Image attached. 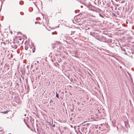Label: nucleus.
I'll return each mask as SVG.
<instances>
[{"label":"nucleus","instance_id":"3","mask_svg":"<svg viewBox=\"0 0 134 134\" xmlns=\"http://www.w3.org/2000/svg\"><path fill=\"white\" fill-rule=\"evenodd\" d=\"M9 111H3V112H1V113H2L3 114H7L8 113V112Z\"/></svg>","mask_w":134,"mask_h":134},{"label":"nucleus","instance_id":"5","mask_svg":"<svg viewBox=\"0 0 134 134\" xmlns=\"http://www.w3.org/2000/svg\"><path fill=\"white\" fill-rule=\"evenodd\" d=\"M35 48L34 47H33V48L32 49V52H34L35 51Z\"/></svg>","mask_w":134,"mask_h":134},{"label":"nucleus","instance_id":"7","mask_svg":"<svg viewBox=\"0 0 134 134\" xmlns=\"http://www.w3.org/2000/svg\"><path fill=\"white\" fill-rule=\"evenodd\" d=\"M20 13V14L21 15H23L24 14V13L22 12H21Z\"/></svg>","mask_w":134,"mask_h":134},{"label":"nucleus","instance_id":"6","mask_svg":"<svg viewBox=\"0 0 134 134\" xmlns=\"http://www.w3.org/2000/svg\"><path fill=\"white\" fill-rule=\"evenodd\" d=\"M56 97H57L58 98H59L58 94H57V93L56 94Z\"/></svg>","mask_w":134,"mask_h":134},{"label":"nucleus","instance_id":"4","mask_svg":"<svg viewBox=\"0 0 134 134\" xmlns=\"http://www.w3.org/2000/svg\"><path fill=\"white\" fill-rule=\"evenodd\" d=\"M38 25H37V27H38V28H40L41 27V26L40 25V23H38Z\"/></svg>","mask_w":134,"mask_h":134},{"label":"nucleus","instance_id":"1","mask_svg":"<svg viewBox=\"0 0 134 134\" xmlns=\"http://www.w3.org/2000/svg\"><path fill=\"white\" fill-rule=\"evenodd\" d=\"M16 39L17 40H19L20 41H21L22 40L21 38L20 37H16Z\"/></svg>","mask_w":134,"mask_h":134},{"label":"nucleus","instance_id":"2","mask_svg":"<svg viewBox=\"0 0 134 134\" xmlns=\"http://www.w3.org/2000/svg\"><path fill=\"white\" fill-rule=\"evenodd\" d=\"M52 35H56L57 34V33L56 31H55L54 32H52Z\"/></svg>","mask_w":134,"mask_h":134},{"label":"nucleus","instance_id":"8","mask_svg":"<svg viewBox=\"0 0 134 134\" xmlns=\"http://www.w3.org/2000/svg\"><path fill=\"white\" fill-rule=\"evenodd\" d=\"M28 48L26 47H25V49L26 50H27V49Z\"/></svg>","mask_w":134,"mask_h":134},{"label":"nucleus","instance_id":"9","mask_svg":"<svg viewBox=\"0 0 134 134\" xmlns=\"http://www.w3.org/2000/svg\"><path fill=\"white\" fill-rule=\"evenodd\" d=\"M10 134V133H9V134Z\"/></svg>","mask_w":134,"mask_h":134}]
</instances>
